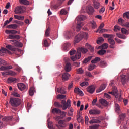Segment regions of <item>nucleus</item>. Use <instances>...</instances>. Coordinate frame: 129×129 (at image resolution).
<instances>
[{
  "mask_svg": "<svg viewBox=\"0 0 129 129\" xmlns=\"http://www.w3.org/2000/svg\"><path fill=\"white\" fill-rule=\"evenodd\" d=\"M115 82L113 81L110 84H109V86H112V91L109 92V94H112L115 97V98H118L119 101H121L122 100V98H121V95H119L118 90H117V88L115 87Z\"/></svg>",
  "mask_w": 129,
  "mask_h": 129,
  "instance_id": "1",
  "label": "nucleus"
},
{
  "mask_svg": "<svg viewBox=\"0 0 129 129\" xmlns=\"http://www.w3.org/2000/svg\"><path fill=\"white\" fill-rule=\"evenodd\" d=\"M6 48H2L0 49V56L4 57L5 53H8L9 55H12V52L9 51H12L13 52L16 51V48L14 46L11 45H8L6 46Z\"/></svg>",
  "mask_w": 129,
  "mask_h": 129,
  "instance_id": "2",
  "label": "nucleus"
},
{
  "mask_svg": "<svg viewBox=\"0 0 129 129\" xmlns=\"http://www.w3.org/2000/svg\"><path fill=\"white\" fill-rule=\"evenodd\" d=\"M87 18V17H86V16L84 15H80L76 18V21H77V26L76 30L77 32L80 31V29H81V28H82V26H83V23L80 22H81V21H84L85 20H86Z\"/></svg>",
  "mask_w": 129,
  "mask_h": 129,
  "instance_id": "3",
  "label": "nucleus"
},
{
  "mask_svg": "<svg viewBox=\"0 0 129 129\" xmlns=\"http://www.w3.org/2000/svg\"><path fill=\"white\" fill-rule=\"evenodd\" d=\"M83 38H85V39L88 38V34L85 32H81L80 33H79L75 38V43H79Z\"/></svg>",
  "mask_w": 129,
  "mask_h": 129,
  "instance_id": "4",
  "label": "nucleus"
},
{
  "mask_svg": "<svg viewBox=\"0 0 129 129\" xmlns=\"http://www.w3.org/2000/svg\"><path fill=\"white\" fill-rule=\"evenodd\" d=\"M10 102L12 106H13L14 107H17V106H19V105L21 104V101L20 99L11 98H10Z\"/></svg>",
  "mask_w": 129,
  "mask_h": 129,
  "instance_id": "5",
  "label": "nucleus"
},
{
  "mask_svg": "<svg viewBox=\"0 0 129 129\" xmlns=\"http://www.w3.org/2000/svg\"><path fill=\"white\" fill-rule=\"evenodd\" d=\"M103 37L104 38H108V42L110 44V45H115V41H114V40L112 39V38H114V35L105 34L103 35Z\"/></svg>",
  "mask_w": 129,
  "mask_h": 129,
  "instance_id": "6",
  "label": "nucleus"
},
{
  "mask_svg": "<svg viewBox=\"0 0 129 129\" xmlns=\"http://www.w3.org/2000/svg\"><path fill=\"white\" fill-rule=\"evenodd\" d=\"M61 103L62 104V108L63 110H66L68 107H70V106H71V101L69 99H68L66 102V101L65 100H62L61 102Z\"/></svg>",
  "mask_w": 129,
  "mask_h": 129,
  "instance_id": "7",
  "label": "nucleus"
},
{
  "mask_svg": "<svg viewBox=\"0 0 129 129\" xmlns=\"http://www.w3.org/2000/svg\"><path fill=\"white\" fill-rule=\"evenodd\" d=\"M75 35V32L74 31H65L63 33V35L64 36V37L66 39H67L68 40H69V39L72 38L73 36Z\"/></svg>",
  "mask_w": 129,
  "mask_h": 129,
  "instance_id": "8",
  "label": "nucleus"
},
{
  "mask_svg": "<svg viewBox=\"0 0 129 129\" xmlns=\"http://www.w3.org/2000/svg\"><path fill=\"white\" fill-rule=\"evenodd\" d=\"M58 124L59 125L57 126V127L59 128V127H61L62 128H65L68 125V124L66 123V120H60L58 121Z\"/></svg>",
  "mask_w": 129,
  "mask_h": 129,
  "instance_id": "9",
  "label": "nucleus"
},
{
  "mask_svg": "<svg viewBox=\"0 0 129 129\" xmlns=\"http://www.w3.org/2000/svg\"><path fill=\"white\" fill-rule=\"evenodd\" d=\"M88 51V50L84 47H79L77 49V53L79 54H81V53L83 54H86Z\"/></svg>",
  "mask_w": 129,
  "mask_h": 129,
  "instance_id": "10",
  "label": "nucleus"
},
{
  "mask_svg": "<svg viewBox=\"0 0 129 129\" xmlns=\"http://www.w3.org/2000/svg\"><path fill=\"white\" fill-rule=\"evenodd\" d=\"M89 114L91 115H97L100 114V110L97 109H91L89 110Z\"/></svg>",
  "mask_w": 129,
  "mask_h": 129,
  "instance_id": "11",
  "label": "nucleus"
},
{
  "mask_svg": "<svg viewBox=\"0 0 129 129\" xmlns=\"http://www.w3.org/2000/svg\"><path fill=\"white\" fill-rule=\"evenodd\" d=\"M23 10L22 6L17 7L14 10L15 14H17V15H21V14L23 13Z\"/></svg>",
  "mask_w": 129,
  "mask_h": 129,
  "instance_id": "12",
  "label": "nucleus"
},
{
  "mask_svg": "<svg viewBox=\"0 0 129 129\" xmlns=\"http://www.w3.org/2000/svg\"><path fill=\"white\" fill-rule=\"evenodd\" d=\"M87 91H88V92H89V93H91V94H92V93H93V92L95 91V86H94V85L89 86L87 88Z\"/></svg>",
  "mask_w": 129,
  "mask_h": 129,
  "instance_id": "13",
  "label": "nucleus"
},
{
  "mask_svg": "<svg viewBox=\"0 0 129 129\" xmlns=\"http://www.w3.org/2000/svg\"><path fill=\"white\" fill-rule=\"evenodd\" d=\"M120 79L121 80V81H128L129 73L127 74L126 75H121Z\"/></svg>",
  "mask_w": 129,
  "mask_h": 129,
  "instance_id": "14",
  "label": "nucleus"
},
{
  "mask_svg": "<svg viewBox=\"0 0 129 129\" xmlns=\"http://www.w3.org/2000/svg\"><path fill=\"white\" fill-rule=\"evenodd\" d=\"M81 57V53H78L77 51V53L75 56H72L71 57V59L72 61H76L78 59H79Z\"/></svg>",
  "mask_w": 129,
  "mask_h": 129,
  "instance_id": "15",
  "label": "nucleus"
},
{
  "mask_svg": "<svg viewBox=\"0 0 129 129\" xmlns=\"http://www.w3.org/2000/svg\"><path fill=\"white\" fill-rule=\"evenodd\" d=\"M63 51H69V50L71 48V44L69 43H66L63 45Z\"/></svg>",
  "mask_w": 129,
  "mask_h": 129,
  "instance_id": "16",
  "label": "nucleus"
},
{
  "mask_svg": "<svg viewBox=\"0 0 129 129\" xmlns=\"http://www.w3.org/2000/svg\"><path fill=\"white\" fill-rule=\"evenodd\" d=\"M74 92L75 93H77V94H79V95H80L81 96H83L84 94L83 92L80 90L79 88H75L74 89Z\"/></svg>",
  "mask_w": 129,
  "mask_h": 129,
  "instance_id": "17",
  "label": "nucleus"
},
{
  "mask_svg": "<svg viewBox=\"0 0 129 129\" xmlns=\"http://www.w3.org/2000/svg\"><path fill=\"white\" fill-rule=\"evenodd\" d=\"M17 86L19 89L21 91H23V90H25V89H26V86L23 83H18Z\"/></svg>",
  "mask_w": 129,
  "mask_h": 129,
  "instance_id": "18",
  "label": "nucleus"
},
{
  "mask_svg": "<svg viewBox=\"0 0 129 129\" xmlns=\"http://www.w3.org/2000/svg\"><path fill=\"white\" fill-rule=\"evenodd\" d=\"M71 64L69 62L67 63L64 67L66 72H70L71 71Z\"/></svg>",
  "mask_w": 129,
  "mask_h": 129,
  "instance_id": "19",
  "label": "nucleus"
},
{
  "mask_svg": "<svg viewBox=\"0 0 129 129\" xmlns=\"http://www.w3.org/2000/svg\"><path fill=\"white\" fill-rule=\"evenodd\" d=\"M69 77H70V74L67 73H64L62 75V79L64 81L68 80V79H69Z\"/></svg>",
  "mask_w": 129,
  "mask_h": 129,
  "instance_id": "20",
  "label": "nucleus"
},
{
  "mask_svg": "<svg viewBox=\"0 0 129 129\" xmlns=\"http://www.w3.org/2000/svg\"><path fill=\"white\" fill-rule=\"evenodd\" d=\"M87 12L89 13V15H92L94 13V8L92 6H89L87 9Z\"/></svg>",
  "mask_w": 129,
  "mask_h": 129,
  "instance_id": "21",
  "label": "nucleus"
},
{
  "mask_svg": "<svg viewBox=\"0 0 129 129\" xmlns=\"http://www.w3.org/2000/svg\"><path fill=\"white\" fill-rule=\"evenodd\" d=\"M57 92L61 93V94H65L66 93V90L62 87L57 88Z\"/></svg>",
  "mask_w": 129,
  "mask_h": 129,
  "instance_id": "22",
  "label": "nucleus"
},
{
  "mask_svg": "<svg viewBox=\"0 0 129 129\" xmlns=\"http://www.w3.org/2000/svg\"><path fill=\"white\" fill-rule=\"evenodd\" d=\"M6 28L8 29H13V30H16V29H18V25L17 24H11L7 25Z\"/></svg>",
  "mask_w": 129,
  "mask_h": 129,
  "instance_id": "23",
  "label": "nucleus"
},
{
  "mask_svg": "<svg viewBox=\"0 0 129 129\" xmlns=\"http://www.w3.org/2000/svg\"><path fill=\"white\" fill-rule=\"evenodd\" d=\"M8 74H7V73H5L3 72L2 73V75H11V76H15V75H16V74H17L16 73H15V72L13 71H9L8 73Z\"/></svg>",
  "mask_w": 129,
  "mask_h": 129,
  "instance_id": "24",
  "label": "nucleus"
},
{
  "mask_svg": "<svg viewBox=\"0 0 129 129\" xmlns=\"http://www.w3.org/2000/svg\"><path fill=\"white\" fill-rule=\"evenodd\" d=\"M93 6L95 9H96L97 10H98L99 9V7H100V3L99 2H97V1H95L93 2Z\"/></svg>",
  "mask_w": 129,
  "mask_h": 129,
  "instance_id": "25",
  "label": "nucleus"
},
{
  "mask_svg": "<svg viewBox=\"0 0 129 129\" xmlns=\"http://www.w3.org/2000/svg\"><path fill=\"white\" fill-rule=\"evenodd\" d=\"M77 120H80V122L83 121V118L81 117V113H80V111H78L77 113Z\"/></svg>",
  "mask_w": 129,
  "mask_h": 129,
  "instance_id": "26",
  "label": "nucleus"
},
{
  "mask_svg": "<svg viewBox=\"0 0 129 129\" xmlns=\"http://www.w3.org/2000/svg\"><path fill=\"white\" fill-rule=\"evenodd\" d=\"M105 85L104 84H102L100 87L99 88V89L98 90H96V92L97 93H99V92H101V91H102V90H104V89H105Z\"/></svg>",
  "mask_w": 129,
  "mask_h": 129,
  "instance_id": "27",
  "label": "nucleus"
},
{
  "mask_svg": "<svg viewBox=\"0 0 129 129\" xmlns=\"http://www.w3.org/2000/svg\"><path fill=\"white\" fill-rule=\"evenodd\" d=\"M19 3L21 5H24L25 6H29L30 2L27 0H19Z\"/></svg>",
  "mask_w": 129,
  "mask_h": 129,
  "instance_id": "28",
  "label": "nucleus"
},
{
  "mask_svg": "<svg viewBox=\"0 0 129 129\" xmlns=\"http://www.w3.org/2000/svg\"><path fill=\"white\" fill-rule=\"evenodd\" d=\"M13 43L14 44V46H15L16 47H22L23 46V44H22V43L14 40V41H13Z\"/></svg>",
  "mask_w": 129,
  "mask_h": 129,
  "instance_id": "29",
  "label": "nucleus"
},
{
  "mask_svg": "<svg viewBox=\"0 0 129 129\" xmlns=\"http://www.w3.org/2000/svg\"><path fill=\"white\" fill-rule=\"evenodd\" d=\"M125 21L124 20L122 19V18H119L118 20V23L119 25H121V26H122L123 27H124L125 23Z\"/></svg>",
  "mask_w": 129,
  "mask_h": 129,
  "instance_id": "30",
  "label": "nucleus"
},
{
  "mask_svg": "<svg viewBox=\"0 0 129 129\" xmlns=\"http://www.w3.org/2000/svg\"><path fill=\"white\" fill-rule=\"evenodd\" d=\"M99 101L100 103H101V104H102V105H103L104 106H107L108 105L107 101L105 100V99H100Z\"/></svg>",
  "mask_w": 129,
  "mask_h": 129,
  "instance_id": "31",
  "label": "nucleus"
},
{
  "mask_svg": "<svg viewBox=\"0 0 129 129\" xmlns=\"http://www.w3.org/2000/svg\"><path fill=\"white\" fill-rule=\"evenodd\" d=\"M14 18L15 19H16V20H20V21H23V20L25 19L24 16L17 15H14Z\"/></svg>",
  "mask_w": 129,
  "mask_h": 129,
  "instance_id": "32",
  "label": "nucleus"
},
{
  "mask_svg": "<svg viewBox=\"0 0 129 129\" xmlns=\"http://www.w3.org/2000/svg\"><path fill=\"white\" fill-rule=\"evenodd\" d=\"M100 122H101L100 120L95 119H92L91 121H89L90 124H92V123H100Z\"/></svg>",
  "mask_w": 129,
  "mask_h": 129,
  "instance_id": "33",
  "label": "nucleus"
},
{
  "mask_svg": "<svg viewBox=\"0 0 129 129\" xmlns=\"http://www.w3.org/2000/svg\"><path fill=\"white\" fill-rule=\"evenodd\" d=\"M29 93L30 96H33V95H34V93H35V88L33 87H31L29 90Z\"/></svg>",
  "mask_w": 129,
  "mask_h": 129,
  "instance_id": "34",
  "label": "nucleus"
},
{
  "mask_svg": "<svg viewBox=\"0 0 129 129\" xmlns=\"http://www.w3.org/2000/svg\"><path fill=\"white\" fill-rule=\"evenodd\" d=\"M13 119V116H10V117H5L2 119V120L3 121H11Z\"/></svg>",
  "mask_w": 129,
  "mask_h": 129,
  "instance_id": "35",
  "label": "nucleus"
},
{
  "mask_svg": "<svg viewBox=\"0 0 129 129\" xmlns=\"http://www.w3.org/2000/svg\"><path fill=\"white\" fill-rule=\"evenodd\" d=\"M91 59H92V56H90L88 57L85 58L84 59L83 63L84 64H86L87 63H88V62H89Z\"/></svg>",
  "mask_w": 129,
  "mask_h": 129,
  "instance_id": "36",
  "label": "nucleus"
},
{
  "mask_svg": "<svg viewBox=\"0 0 129 129\" xmlns=\"http://www.w3.org/2000/svg\"><path fill=\"white\" fill-rule=\"evenodd\" d=\"M121 33L123 35H128L129 32L126 29L124 28H121Z\"/></svg>",
  "mask_w": 129,
  "mask_h": 129,
  "instance_id": "37",
  "label": "nucleus"
},
{
  "mask_svg": "<svg viewBox=\"0 0 129 129\" xmlns=\"http://www.w3.org/2000/svg\"><path fill=\"white\" fill-rule=\"evenodd\" d=\"M50 31H51L50 27L46 29L45 32V37H49V36H50Z\"/></svg>",
  "mask_w": 129,
  "mask_h": 129,
  "instance_id": "38",
  "label": "nucleus"
},
{
  "mask_svg": "<svg viewBox=\"0 0 129 129\" xmlns=\"http://www.w3.org/2000/svg\"><path fill=\"white\" fill-rule=\"evenodd\" d=\"M116 35L120 39H123V40H125V39H126V36H125V35H124L123 34L116 33Z\"/></svg>",
  "mask_w": 129,
  "mask_h": 129,
  "instance_id": "39",
  "label": "nucleus"
},
{
  "mask_svg": "<svg viewBox=\"0 0 129 129\" xmlns=\"http://www.w3.org/2000/svg\"><path fill=\"white\" fill-rule=\"evenodd\" d=\"M123 17L125 20H128L129 19V12H125L123 14Z\"/></svg>",
  "mask_w": 129,
  "mask_h": 129,
  "instance_id": "40",
  "label": "nucleus"
},
{
  "mask_svg": "<svg viewBox=\"0 0 129 129\" xmlns=\"http://www.w3.org/2000/svg\"><path fill=\"white\" fill-rule=\"evenodd\" d=\"M99 61H100V58L96 57L94 59L91 61V63H92L93 64H96V63L99 62Z\"/></svg>",
  "mask_w": 129,
  "mask_h": 129,
  "instance_id": "41",
  "label": "nucleus"
},
{
  "mask_svg": "<svg viewBox=\"0 0 129 129\" xmlns=\"http://www.w3.org/2000/svg\"><path fill=\"white\" fill-rule=\"evenodd\" d=\"M52 113H54V112H56V113H61L62 111H61V110L59 109L54 108L52 109Z\"/></svg>",
  "mask_w": 129,
  "mask_h": 129,
  "instance_id": "42",
  "label": "nucleus"
},
{
  "mask_svg": "<svg viewBox=\"0 0 129 129\" xmlns=\"http://www.w3.org/2000/svg\"><path fill=\"white\" fill-rule=\"evenodd\" d=\"M96 67V65L95 64H90L89 66L88 70L89 71H92V70H93Z\"/></svg>",
  "mask_w": 129,
  "mask_h": 129,
  "instance_id": "43",
  "label": "nucleus"
},
{
  "mask_svg": "<svg viewBox=\"0 0 129 129\" xmlns=\"http://www.w3.org/2000/svg\"><path fill=\"white\" fill-rule=\"evenodd\" d=\"M105 53H106V50H104L103 49H102L101 50H99L98 52V54L99 55H104V54H105Z\"/></svg>",
  "mask_w": 129,
  "mask_h": 129,
  "instance_id": "44",
  "label": "nucleus"
},
{
  "mask_svg": "<svg viewBox=\"0 0 129 129\" xmlns=\"http://www.w3.org/2000/svg\"><path fill=\"white\" fill-rule=\"evenodd\" d=\"M86 46L88 47V49L91 51L93 52L94 51V48L91 46V45L88 44V43L86 44Z\"/></svg>",
  "mask_w": 129,
  "mask_h": 129,
  "instance_id": "45",
  "label": "nucleus"
},
{
  "mask_svg": "<svg viewBox=\"0 0 129 129\" xmlns=\"http://www.w3.org/2000/svg\"><path fill=\"white\" fill-rule=\"evenodd\" d=\"M60 15H67V13H68L67 12V11H66V10L64 9H62L60 10Z\"/></svg>",
  "mask_w": 129,
  "mask_h": 129,
  "instance_id": "46",
  "label": "nucleus"
},
{
  "mask_svg": "<svg viewBox=\"0 0 129 129\" xmlns=\"http://www.w3.org/2000/svg\"><path fill=\"white\" fill-rule=\"evenodd\" d=\"M104 27V24L103 23H101L100 25V26L99 27L98 29L97 30V31H96V33H98V32H99V30L103 29V27Z\"/></svg>",
  "mask_w": 129,
  "mask_h": 129,
  "instance_id": "47",
  "label": "nucleus"
},
{
  "mask_svg": "<svg viewBox=\"0 0 129 129\" xmlns=\"http://www.w3.org/2000/svg\"><path fill=\"white\" fill-rule=\"evenodd\" d=\"M107 48H108V44L107 43H104L100 46V48L103 49H107Z\"/></svg>",
  "mask_w": 129,
  "mask_h": 129,
  "instance_id": "48",
  "label": "nucleus"
},
{
  "mask_svg": "<svg viewBox=\"0 0 129 129\" xmlns=\"http://www.w3.org/2000/svg\"><path fill=\"white\" fill-rule=\"evenodd\" d=\"M65 97H66V95L59 94L57 95V99H64Z\"/></svg>",
  "mask_w": 129,
  "mask_h": 129,
  "instance_id": "49",
  "label": "nucleus"
},
{
  "mask_svg": "<svg viewBox=\"0 0 129 129\" xmlns=\"http://www.w3.org/2000/svg\"><path fill=\"white\" fill-rule=\"evenodd\" d=\"M54 105L56 107H58L59 108L62 107V105H61L59 102H55L54 103Z\"/></svg>",
  "mask_w": 129,
  "mask_h": 129,
  "instance_id": "50",
  "label": "nucleus"
},
{
  "mask_svg": "<svg viewBox=\"0 0 129 129\" xmlns=\"http://www.w3.org/2000/svg\"><path fill=\"white\" fill-rule=\"evenodd\" d=\"M2 65H7V61L4 60V59L0 58V66Z\"/></svg>",
  "mask_w": 129,
  "mask_h": 129,
  "instance_id": "51",
  "label": "nucleus"
},
{
  "mask_svg": "<svg viewBox=\"0 0 129 129\" xmlns=\"http://www.w3.org/2000/svg\"><path fill=\"white\" fill-rule=\"evenodd\" d=\"M115 111L117 112H118V111L120 110V107L119 106V105H118V104H115Z\"/></svg>",
  "mask_w": 129,
  "mask_h": 129,
  "instance_id": "52",
  "label": "nucleus"
},
{
  "mask_svg": "<svg viewBox=\"0 0 129 129\" xmlns=\"http://www.w3.org/2000/svg\"><path fill=\"white\" fill-rule=\"evenodd\" d=\"M89 83L87 82H83L80 84V86L83 87V86H87L89 85Z\"/></svg>",
  "mask_w": 129,
  "mask_h": 129,
  "instance_id": "53",
  "label": "nucleus"
},
{
  "mask_svg": "<svg viewBox=\"0 0 129 129\" xmlns=\"http://www.w3.org/2000/svg\"><path fill=\"white\" fill-rule=\"evenodd\" d=\"M125 116H126V114H121L119 115V117L121 120H124V119L125 118Z\"/></svg>",
  "mask_w": 129,
  "mask_h": 129,
  "instance_id": "54",
  "label": "nucleus"
},
{
  "mask_svg": "<svg viewBox=\"0 0 129 129\" xmlns=\"http://www.w3.org/2000/svg\"><path fill=\"white\" fill-rule=\"evenodd\" d=\"M104 41V39L102 37H100L98 40H97V44H100L101 43H102Z\"/></svg>",
  "mask_w": 129,
  "mask_h": 129,
  "instance_id": "55",
  "label": "nucleus"
},
{
  "mask_svg": "<svg viewBox=\"0 0 129 129\" xmlns=\"http://www.w3.org/2000/svg\"><path fill=\"white\" fill-rule=\"evenodd\" d=\"M92 28V29H95V28H97V26L96 25V23L94 21L91 22Z\"/></svg>",
  "mask_w": 129,
  "mask_h": 129,
  "instance_id": "56",
  "label": "nucleus"
},
{
  "mask_svg": "<svg viewBox=\"0 0 129 129\" xmlns=\"http://www.w3.org/2000/svg\"><path fill=\"white\" fill-rule=\"evenodd\" d=\"M43 45L45 47H49V43L46 39H45L43 41Z\"/></svg>",
  "mask_w": 129,
  "mask_h": 129,
  "instance_id": "57",
  "label": "nucleus"
},
{
  "mask_svg": "<svg viewBox=\"0 0 129 129\" xmlns=\"http://www.w3.org/2000/svg\"><path fill=\"white\" fill-rule=\"evenodd\" d=\"M121 28L119 26L116 25L114 26V32H117V31H119L120 30Z\"/></svg>",
  "mask_w": 129,
  "mask_h": 129,
  "instance_id": "58",
  "label": "nucleus"
},
{
  "mask_svg": "<svg viewBox=\"0 0 129 129\" xmlns=\"http://www.w3.org/2000/svg\"><path fill=\"white\" fill-rule=\"evenodd\" d=\"M106 66V62L104 61H100V66L101 67H103L104 66Z\"/></svg>",
  "mask_w": 129,
  "mask_h": 129,
  "instance_id": "59",
  "label": "nucleus"
},
{
  "mask_svg": "<svg viewBox=\"0 0 129 129\" xmlns=\"http://www.w3.org/2000/svg\"><path fill=\"white\" fill-rule=\"evenodd\" d=\"M88 121H89V118H88V116H86L85 117V122L87 125H88Z\"/></svg>",
  "mask_w": 129,
  "mask_h": 129,
  "instance_id": "60",
  "label": "nucleus"
},
{
  "mask_svg": "<svg viewBox=\"0 0 129 129\" xmlns=\"http://www.w3.org/2000/svg\"><path fill=\"white\" fill-rule=\"evenodd\" d=\"M84 71L83 70H82V68H80L77 70V73L78 74H81L83 73Z\"/></svg>",
  "mask_w": 129,
  "mask_h": 129,
  "instance_id": "61",
  "label": "nucleus"
},
{
  "mask_svg": "<svg viewBox=\"0 0 129 129\" xmlns=\"http://www.w3.org/2000/svg\"><path fill=\"white\" fill-rule=\"evenodd\" d=\"M99 126V125L90 126L89 128H90V129H97Z\"/></svg>",
  "mask_w": 129,
  "mask_h": 129,
  "instance_id": "62",
  "label": "nucleus"
},
{
  "mask_svg": "<svg viewBox=\"0 0 129 129\" xmlns=\"http://www.w3.org/2000/svg\"><path fill=\"white\" fill-rule=\"evenodd\" d=\"M104 12H105V8L103 7L100 9L99 13L100 14H103Z\"/></svg>",
  "mask_w": 129,
  "mask_h": 129,
  "instance_id": "63",
  "label": "nucleus"
},
{
  "mask_svg": "<svg viewBox=\"0 0 129 129\" xmlns=\"http://www.w3.org/2000/svg\"><path fill=\"white\" fill-rule=\"evenodd\" d=\"M17 80V79L15 78L10 77L8 78V81H16Z\"/></svg>",
  "mask_w": 129,
  "mask_h": 129,
  "instance_id": "64",
  "label": "nucleus"
}]
</instances>
